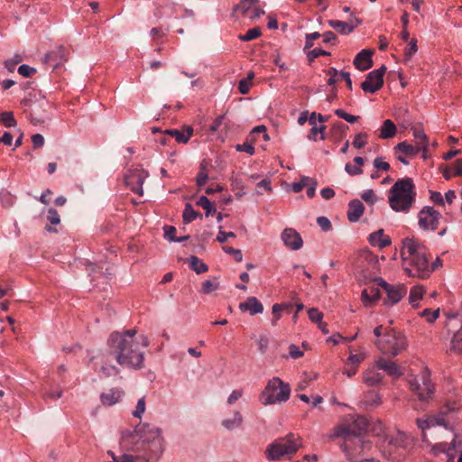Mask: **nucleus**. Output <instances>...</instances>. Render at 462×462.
I'll use <instances>...</instances> for the list:
<instances>
[{"mask_svg":"<svg viewBox=\"0 0 462 462\" xmlns=\"http://www.w3.org/2000/svg\"><path fill=\"white\" fill-rule=\"evenodd\" d=\"M121 445L128 450L142 453L145 462L158 461L164 450L162 430L149 423H139L133 430H125Z\"/></svg>","mask_w":462,"mask_h":462,"instance_id":"obj_1","label":"nucleus"},{"mask_svg":"<svg viewBox=\"0 0 462 462\" xmlns=\"http://www.w3.org/2000/svg\"><path fill=\"white\" fill-rule=\"evenodd\" d=\"M137 331L128 329L124 332H113L107 345L110 354L115 357L118 365L134 370L143 367L144 354L139 349L141 343L143 347H147L150 344L149 338L145 335H140L139 340H135Z\"/></svg>","mask_w":462,"mask_h":462,"instance_id":"obj_2","label":"nucleus"},{"mask_svg":"<svg viewBox=\"0 0 462 462\" xmlns=\"http://www.w3.org/2000/svg\"><path fill=\"white\" fill-rule=\"evenodd\" d=\"M446 415V412L441 411L436 415L417 419L416 423L422 431L424 441H426V430H433L436 433L441 430L448 433L451 439L450 443L439 441L433 444L431 449L434 455L443 454L446 457V462H455L456 448L460 443L457 441V435L454 432L453 428L449 426Z\"/></svg>","mask_w":462,"mask_h":462,"instance_id":"obj_3","label":"nucleus"},{"mask_svg":"<svg viewBox=\"0 0 462 462\" xmlns=\"http://www.w3.org/2000/svg\"><path fill=\"white\" fill-rule=\"evenodd\" d=\"M401 257L404 264L403 269L409 276L425 279L431 273L425 247L415 239L405 238L402 241Z\"/></svg>","mask_w":462,"mask_h":462,"instance_id":"obj_4","label":"nucleus"},{"mask_svg":"<svg viewBox=\"0 0 462 462\" xmlns=\"http://www.w3.org/2000/svg\"><path fill=\"white\" fill-rule=\"evenodd\" d=\"M367 426V420L364 416L347 415L342 423L333 430L332 437L344 439L345 443L341 445V448L348 457L353 456L350 451V445L348 444L352 439L357 440L361 448H365V442L363 440L362 436L366 431Z\"/></svg>","mask_w":462,"mask_h":462,"instance_id":"obj_5","label":"nucleus"},{"mask_svg":"<svg viewBox=\"0 0 462 462\" xmlns=\"http://www.w3.org/2000/svg\"><path fill=\"white\" fill-rule=\"evenodd\" d=\"M416 190L412 179H399L389 190V204L396 212H408L415 201Z\"/></svg>","mask_w":462,"mask_h":462,"instance_id":"obj_6","label":"nucleus"},{"mask_svg":"<svg viewBox=\"0 0 462 462\" xmlns=\"http://www.w3.org/2000/svg\"><path fill=\"white\" fill-rule=\"evenodd\" d=\"M291 396V386L283 382L280 377L271 378L264 389L259 395L260 402L264 405H273L276 403L286 402Z\"/></svg>","mask_w":462,"mask_h":462,"instance_id":"obj_7","label":"nucleus"},{"mask_svg":"<svg viewBox=\"0 0 462 462\" xmlns=\"http://www.w3.org/2000/svg\"><path fill=\"white\" fill-rule=\"evenodd\" d=\"M374 345L383 355L395 357L407 348L408 341L403 332L389 328L382 338L374 341Z\"/></svg>","mask_w":462,"mask_h":462,"instance_id":"obj_8","label":"nucleus"},{"mask_svg":"<svg viewBox=\"0 0 462 462\" xmlns=\"http://www.w3.org/2000/svg\"><path fill=\"white\" fill-rule=\"evenodd\" d=\"M300 447V439L290 433L271 442L265 449V457L268 461H277L286 455L295 454Z\"/></svg>","mask_w":462,"mask_h":462,"instance_id":"obj_9","label":"nucleus"},{"mask_svg":"<svg viewBox=\"0 0 462 462\" xmlns=\"http://www.w3.org/2000/svg\"><path fill=\"white\" fill-rule=\"evenodd\" d=\"M408 384L420 401L430 399L435 392V386L430 378V371L422 369L417 375H410L407 378Z\"/></svg>","mask_w":462,"mask_h":462,"instance_id":"obj_10","label":"nucleus"},{"mask_svg":"<svg viewBox=\"0 0 462 462\" xmlns=\"http://www.w3.org/2000/svg\"><path fill=\"white\" fill-rule=\"evenodd\" d=\"M442 215L433 207L425 206L418 213V225L420 229L426 232H434L439 228Z\"/></svg>","mask_w":462,"mask_h":462,"instance_id":"obj_11","label":"nucleus"},{"mask_svg":"<svg viewBox=\"0 0 462 462\" xmlns=\"http://www.w3.org/2000/svg\"><path fill=\"white\" fill-rule=\"evenodd\" d=\"M374 282L383 288L387 294V298L383 301L385 306L389 307L398 303L407 293V288L404 284H390L381 277L375 278Z\"/></svg>","mask_w":462,"mask_h":462,"instance_id":"obj_12","label":"nucleus"},{"mask_svg":"<svg viewBox=\"0 0 462 462\" xmlns=\"http://www.w3.org/2000/svg\"><path fill=\"white\" fill-rule=\"evenodd\" d=\"M386 66L382 65L379 69L370 71L361 84L364 92L374 94L383 85V76L386 72Z\"/></svg>","mask_w":462,"mask_h":462,"instance_id":"obj_13","label":"nucleus"},{"mask_svg":"<svg viewBox=\"0 0 462 462\" xmlns=\"http://www.w3.org/2000/svg\"><path fill=\"white\" fill-rule=\"evenodd\" d=\"M148 176V171L144 170H134L125 178V182L131 187L132 191L142 196L143 194V185Z\"/></svg>","mask_w":462,"mask_h":462,"instance_id":"obj_14","label":"nucleus"},{"mask_svg":"<svg viewBox=\"0 0 462 462\" xmlns=\"http://www.w3.org/2000/svg\"><path fill=\"white\" fill-rule=\"evenodd\" d=\"M281 238L284 245L292 251H297L303 245L300 235L291 227H287L282 232Z\"/></svg>","mask_w":462,"mask_h":462,"instance_id":"obj_15","label":"nucleus"},{"mask_svg":"<svg viewBox=\"0 0 462 462\" xmlns=\"http://www.w3.org/2000/svg\"><path fill=\"white\" fill-rule=\"evenodd\" d=\"M361 21L356 16H352L348 22L338 20H328V25L337 31L342 35L350 34L356 27L360 24Z\"/></svg>","mask_w":462,"mask_h":462,"instance_id":"obj_16","label":"nucleus"},{"mask_svg":"<svg viewBox=\"0 0 462 462\" xmlns=\"http://www.w3.org/2000/svg\"><path fill=\"white\" fill-rule=\"evenodd\" d=\"M375 367L379 370H383L387 375L393 378H399L402 375V371L400 365L397 363L387 360L384 357H379L375 361Z\"/></svg>","mask_w":462,"mask_h":462,"instance_id":"obj_17","label":"nucleus"},{"mask_svg":"<svg viewBox=\"0 0 462 462\" xmlns=\"http://www.w3.org/2000/svg\"><path fill=\"white\" fill-rule=\"evenodd\" d=\"M453 323H458L459 328L451 337L449 352L462 355V319L453 317L449 319L448 325H453Z\"/></svg>","mask_w":462,"mask_h":462,"instance_id":"obj_18","label":"nucleus"},{"mask_svg":"<svg viewBox=\"0 0 462 462\" xmlns=\"http://www.w3.org/2000/svg\"><path fill=\"white\" fill-rule=\"evenodd\" d=\"M372 54L373 52L366 49L359 51L354 59L355 67L361 71L369 69L373 66Z\"/></svg>","mask_w":462,"mask_h":462,"instance_id":"obj_19","label":"nucleus"},{"mask_svg":"<svg viewBox=\"0 0 462 462\" xmlns=\"http://www.w3.org/2000/svg\"><path fill=\"white\" fill-rule=\"evenodd\" d=\"M239 310L250 315L261 314L263 311L262 302L254 296L248 297L245 301L239 304Z\"/></svg>","mask_w":462,"mask_h":462,"instance_id":"obj_20","label":"nucleus"},{"mask_svg":"<svg viewBox=\"0 0 462 462\" xmlns=\"http://www.w3.org/2000/svg\"><path fill=\"white\" fill-rule=\"evenodd\" d=\"M164 134L172 136L179 143H187L193 134V128L190 125H184L180 129H168Z\"/></svg>","mask_w":462,"mask_h":462,"instance_id":"obj_21","label":"nucleus"},{"mask_svg":"<svg viewBox=\"0 0 462 462\" xmlns=\"http://www.w3.org/2000/svg\"><path fill=\"white\" fill-rule=\"evenodd\" d=\"M125 393L122 389L112 388L107 393L100 394V402L106 406H112L119 402L124 397Z\"/></svg>","mask_w":462,"mask_h":462,"instance_id":"obj_22","label":"nucleus"},{"mask_svg":"<svg viewBox=\"0 0 462 462\" xmlns=\"http://www.w3.org/2000/svg\"><path fill=\"white\" fill-rule=\"evenodd\" d=\"M368 241L372 246L378 248H384L392 243L390 236L384 235L383 229L371 233L368 236Z\"/></svg>","mask_w":462,"mask_h":462,"instance_id":"obj_23","label":"nucleus"},{"mask_svg":"<svg viewBox=\"0 0 462 462\" xmlns=\"http://www.w3.org/2000/svg\"><path fill=\"white\" fill-rule=\"evenodd\" d=\"M365 207L359 199H353L348 203L347 218L350 222H357L363 216Z\"/></svg>","mask_w":462,"mask_h":462,"instance_id":"obj_24","label":"nucleus"},{"mask_svg":"<svg viewBox=\"0 0 462 462\" xmlns=\"http://www.w3.org/2000/svg\"><path fill=\"white\" fill-rule=\"evenodd\" d=\"M381 297L378 288L369 287L364 289L361 293V300L365 307L373 306Z\"/></svg>","mask_w":462,"mask_h":462,"instance_id":"obj_25","label":"nucleus"},{"mask_svg":"<svg viewBox=\"0 0 462 462\" xmlns=\"http://www.w3.org/2000/svg\"><path fill=\"white\" fill-rule=\"evenodd\" d=\"M397 127L391 119H385L380 128L379 137L381 139H391L395 136Z\"/></svg>","mask_w":462,"mask_h":462,"instance_id":"obj_26","label":"nucleus"},{"mask_svg":"<svg viewBox=\"0 0 462 462\" xmlns=\"http://www.w3.org/2000/svg\"><path fill=\"white\" fill-rule=\"evenodd\" d=\"M363 379L365 384L375 386L382 383L383 376L374 368H370L364 373Z\"/></svg>","mask_w":462,"mask_h":462,"instance_id":"obj_27","label":"nucleus"},{"mask_svg":"<svg viewBox=\"0 0 462 462\" xmlns=\"http://www.w3.org/2000/svg\"><path fill=\"white\" fill-rule=\"evenodd\" d=\"M243 423V416L240 411H236L232 418L224 419L221 422L222 426L227 430H233L239 428Z\"/></svg>","mask_w":462,"mask_h":462,"instance_id":"obj_28","label":"nucleus"},{"mask_svg":"<svg viewBox=\"0 0 462 462\" xmlns=\"http://www.w3.org/2000/svg\"><path fill=\"white\" fill-rule=\"evenodd\" d=\"M107 454L115 462H145L143 454L134 456L132 454L125 453L121 456H116L111 450L107 451Z\"/></svg>","mask_w":462,"mask_h":462,"instance_id":"obj_29","label":"nucleus"},{"mask_svg":"<svg viewBox=\"0 0 462 462\" xmlns=\"http://www.w3.org/2000/svg\"><path fill=\"white\" fill-rule=\"evenodd\" d=\"M362 402L365 408L377 407L382 403V400L378 393L369 391L365 394Z\"/></svg>","mask_w":462,"mask_h":462,"instance_id":"obj_30","label":"nucleus"},{"mask_svg":"<svg viewBox=\"0 0 462 462\" xmlns=\"http://www.w3.org/2000/svg\"><path fill=\"white\" fill-rule=\"evenodd\" d=\"M425 290L422 286H413L410 291L409 303L417 308L419 301L422 299Z\"/></svg>","mask_w":462,"mask_h":462,"instance_id":"obj_31","label":"nucleus"},{"mask_svg":"<svg viewBox=\"0 0 462 462\" xmlns=\"http://www.w3.org/2000/svg\"><path fill=\"white\" fill-rule=\"evenodd\" d=\"M189 268L196 273L200 274L208 270V266L195 255L188 259Z\"/></svg>","mask_w":462,"mask_h":462,"instance_id":"obj_32","label":"nucleus"},{"mask_svg":"<svg viewBox=\"0 0 462 462\" xmlns=\"http://www.w3.org/2000/svg\"><path fill=\"white\" fill-rule=\"evenodd\" d=\"M390 445L396 448H406L410 444V438L403 432L398 431L389 441Z\"/></svg>","mask_w":462,"mask_h":462,"instance_id":"obj_33","label":"nucleus"},{"mask_svg":"<svg viewBox=\"0 0 462 462\" xmlns=\"http://www.w3.org/2000/svg\"><path fill=\"white\" fill-rule=\"evenodd\" d=\"M198 217H202L201 215H199L197 211L194 210L190 203H187L182 212L183 222L185 224H189L195 220Z\"/></svg>","mask_w":462,"mask_h":462,"instance_id":"obj_34","label":"nucleus"},{"mask_svg":"<svg viewBox=\"0 0 462 462\" xmlns=\"http://www.w3.org/2000/svg\"><path fill=\"white\" fill-rule=\"evenodd\" d=\"M394 149L406 155H414L421 151L418 146L414 147L406 141L399 143Z\"/></svg>","mask_w":462,"mask_h":462,"instance_id":"obj_35","label":"nucleus"},{"mask_svg":"<svg viewBox=\"0 0 462 462\" xmlns=\"http://www.w3.org/2000/svg\"><path fill=\"white\" fill-rule=\"evenodd\" d=\"M197 205L205 209L206 217H208L216 212V208L211 201L204 195L200 196L197 200Z\"/></svg>","mask_w":462,"mask_h":462,"instance_id":"obj_36","label":"nucleus"},{"mask_svg":"<svg viewBox=\"0 0 462 462\" xmlns=\"http://www.w3.org/2000/svg\"><path fill=\"white\" fill-rule=\"evenodd\" d=\"M412 134L415 140L417 141L418 147L422 151H426L428 147V140L425 133L422 130L414 128L412 130Z\"/></svg>","mask_w":462,"mask_h":462,"instance_id":"obj_37","label":"nucleus"},{"mask_svg":"<svg viewBox=\"0 0 462 462\" xmlns=\"http://www.w3.org/2000/svg\"><path fill=\"white\" fill-rule=\"evenodd\" d=\"M46 59H57L60 61H65L67 60V51L63 46H58L55 50H52L48 54H46Z\"/></svg>","mask_w":462,"mask_h":462,"instance_id":"obj_38","label":"nucleus"},{"mask_svg":"<svg viewBox=\"0 0 462 462\" xmlns=\"http://www.w3.org/2000/svg\"><path fill=\"white\" fill-rule=\"evenodd\" d=\"M219 288V282L217 277H214L212 280H207L202 283L201 286V293L203 294H210L214 291H217Z\"/></svg>","mask_w":462,"mask_h":462,"instance_id":"obj_39","label":"nucleus"},{"mask_svg":"<svg viewBox=\"0 0 462 462\" xmlns=\"http://www.w3.org/2000/svg\"><path fill=\"white\" fill-rule=\"evenodd\" d=\"M0 123L8 128L14 127L17 124L14 114L11 111H5L0 113Z\"/></svg>","mask_w":462,"mask_h":462,"instance_id":"obj_40","label":"nucleus"},{"mask_svg":"<svg viewBox=\"0 0 462 462\" xmlns=\"http://www.w3.org/2000/svg\"><path fill=\"white\" fill-rule=\"evenodd\" d=\"M261 29L259 27H254L249 30L245 34L238 35V39L242 42H250L258 38L261 35Z\"/></svg>","mask_w":462,"mask_h":462,"instance_id":"obj_41","label":"nucleus"},{"mask_svg":"<svg viewBox=\"0 0 462 462\" xmlns=\"http://www.w3.org/2000/svg\"><path fill=\"white\" fill-rule=\"evenodd\" d=\"M146 410L145 397H141L136 403L135 409L132 411L133 417L142 419Z\"/></svg>","mask_w":462,"mask_h":462,"instance_id":"obj_42","label":"nucleus"},{"mask_svg":"<svg viewBox=\"0 0 462 462\" xmlns=\"http://www.w3.org/2000/svg\"><path fill=\"white\" fill-rule=\"evenodd\" d=\"M259 0H242L239 5L234 7V11H241L245 14L249 9H253Z\"/></svg>","mask_w":462,"mask_h":462,"instance_id":"obj_43","label":"nucleus"},{"mask_svg":"<svg viewBox=\"0 0 462 462\" xmlns=\"http://www.w3.org/2000/svg\"><path fill=\"white\" fill-rule=\"evenodd\" d=\"M100 373L105 377H112L117 376L120 373V370L114 365H103L100 368Z\"/></svg>","mask_w":462,"mask_h":462,"instance_id":"obj_44","label":"nucleus"},{"mask_svg":"<svg viewBox=\"0 0 462 462\" xmlns=\"http://www.w3.org/2000/svg\"><path fill=\"white\" fill-rule=\"evenodd\" d=\"M326 126L321 125L319 126H312L310 132L308 134L307 138L310 141H317V135L320 134V140H325L326 136L324 134V131Z\"/></svg>","mask_w":462,"mask_h":462,"instance_id":"obj_45","label":"nucleus"},{"mask_svg":"<svg viewBox=\"0 0 462 462\" xmlns=\"http://www.w3.org/2000/svg\"><path fill=\"white\" fill-rule=\"evenodd\" d=\"M367 138L368 135L365 132H360L357 134L355 135L354 141H353V146L356 149H361L365 147L367 143Z\"/></svg>","mask_w":462,"mask_h":462,"instance_id":"obj_46","label":"nucleus"},{"mask_svg":"<svg viewBox=\"0 0 462 462\" xmlns=\"http://www.w3.org/2000/svg\"><path fill=\"white\" fill-rule=\"evenodd\" d=\"M326 74L328 76L327 84L331 87H335L336 83L340 79L339 73L337 69L330 68L326 70Z\"/></svg>","mask_w":462,"mask_h":462,"instance_id":"obj_47","label":"nucleus"},{"mask_svg":"<svg viewBox=\"0 0 462 462\" xmlns=\"http://www.w3.org/2000/svg\"><path fill=\"white\" fill-rule=\"evenodd\" d=\"M420 315L424 317L428 322L432 323L439 318V309H437L435 310L426 309L420 313Z\"/></svg>","mask_w":462,"mask_h":462,"instance_id":"obj_48","label":"nucleus"},{"mask_svg":"<svg viewBox=\"0 0 462 462\" xmlns=\"http://www.w3.org/2000/svg\"><path fill=\"white\" fill-rule=\"evenodd\" d=\"M418 51L417 47V40L415 38H412L408 47L404 51V55L406 60H410Z\"/></svg>","mask_w":462,"mask_h":462,"instance_id":"obj_49","label":"nucleus"},{"mask_svg":"<svg viewBox=\"0 0 462 462\" xmlns=\"http://www.w3.org/2000/svg\"><path fill=\"white\" fill-rule=\"evenodd\" d=\"M18 73L23 77L29 78L36 73V69L27 64H22L17 69Z\"/></svg>","mask_w":462,"mask_h":462,"instance_id":"obj_50","label":"nucleus"},{"mask_svg":"<svg viewBox=\"0 0 462 462\" xmlns=\"http://www.w3.org/2000/svg\"><path fill=\"white\" fill-rule=\"evenodd\" d=\"M308 316H309V319L318 324L319 322H320L323 319V314L322 312H320L318 309L316 308H310L308 310Z\"/></svg>","mask_w":462,"mask_h":462,"instance_id":"obj_51","label":"nucleus"},{"mask_svg":"<svg viewBox=\"0 0 462 462\" xmlns=\"http://www.w3.org/2000/svg\"><path fill=\"white\" fill-rule=\"evenodd\" d=\"M304 353L296 345L291 344L289 346V354L287 358L297 359L303 356Z\"/></svg>","mask_w":462,"mask_h":462,"instance_id":"obj_52","label":"nucleus"},{"mask_svg":"<svg viewBox=\"0 0 462 462\" xmlns=\"http://www.w3.org/2000/svg\"><path fill=\"white\" fill-rule=\"evenodd\" d=\"M322 55H330V52L325 51V50H322L320 48H315L310 51H308L307 53V57L309 59V60L312 61L314 60L316 58L319 57V56H322Z\"/></svg>","mask_w":462,"mask_h":462,"instance_id":"obj_53","label":"nucleus"},{"mask_svg":"<svg viewBox=\"0 0 462 462\" xmlns=\"http://www.w3.org/2000/svg\"><path fill=\"white\" fill-rule=\"evenodd\" d=\"M47 219L50 221L51 225L54 226L60 224V215L58 211L53 208L48 209Z\"/></svg>","mask_w":462,"mask_h":462,"instance_id":"obj_54","label":"nucleus"},{"mask_svg":"<svg viewBox=\"0 0 462 462\" xmlns=\"http://www.w3.org/2000/svg\"><path fill=\"white\" fill-rule=\"evenodd\" d=\"M361 198L371 205L374 204L377 200V198L373 189L364 190L361 193Z\"/></svg>","mask_w":462,"mask_h":462,"instance_id":"obj_55","label":"nucleus"},{"mask_svg":"<svg viewBox=\"0 0 462 462\" xmlns=\"http://www.w3.org/2000/svg\"><path fill=\"white\" fill-rule=\"evenodd\" d=\"M285 307H287L286 304H277V303L273 306V308H272V312L273 315V319L272 320L273 325H275L277 320L280 319V318H281L280 312Z\"/></svg>","mask_w":462,"mask_h":462,"instance_id":"obj_56","label":"nucleus"},{"mask_svg":"<svg viewBox=\"0 0 462 462\" xmlns=\"http://www.w3.org/2000/svg\"><path fill=\"white\" fill-rule=\"evenodd\" d=\"M163 230H164L165 239L168 240L169 242H174V240L176 238V236H175L176 228L172 226H165L163 227Z\"/></svg>","mask_w":462,"mask_h":462,"instance_id":"obj_57","label":"nucleus"},{"mask_svg":"<svg viewBox=\"0 0 462 462\" xmlns=\"http://www.w3.org/2000/svg\"><path fill=\"white\" fill-rule=\"evenodd\" d=\"M223 250L226 254L234 255L235 260L236 262H242L243 254H242V252H241L240 249H236V248H233V247L226 246V247H224Z\"/></svg>","mask_w":462,"mask_h":462,"instance_id":"obj_58","label":"nucleus"},{"mask_svg":"<svg viewBox=\"0 0 462 462\" xmlns=\"http://www.w3.org/2000/svg\"><path fill=\"white\" fill-rule=\"evenodd\" d=\"M345 171L350 176H356L363 173V170L359 166L352 165L350 163H346L345 165Z\"/></svg>","mask_w":462,"mask_h":462,"instance_id":"obj_59","label":"nucleus"},{"mask_svg":"<svg viewBox=\"0 0 462 462\" xmlns=\"http://www.w3.org/2000/svg\"><path fill=\"white\" fill-rule=\"evenodd\" d=\"M234 232H225L222 230V226L219 227L218 234L217 236V241L219 243H225L228 238L235 237Z\"/></svg>","mask_w":462,"mask_h":462,"instance_id":"obj_60","label":"nucleus"},{"mask_svg":"<svg viewBox=\"0 0 462 462\" xmlns=\"http://www.w3.org/2000/svg\"><path fill=\"white\" fill-rule=\"evenodd\" d=\"M374 166L377 170H382L384 171H387L390 169V164L387 162H384L382 157H376L374 160Z\"/></svg>","mask_w":462,"mask_h":462,"instance_id":"obj_61","label":"nucleus"},{"mask_svg":"<svg viewBox=\"0 0 462 462\" xmlns=\"http://www.w3.org/2000/svg\"><path fill=\"white\" fill-rule=\"evenodd\" d=\"M236 150L237 152H245L248 154L253 155L254 153V147L249 143H244L242 144H236Z\"/></svg>","mask_w":462,"mask_h":462,"instance_id":"obj_62","label":"nucleus"},{"mask_svg":"<svg viewBox=\"0 0 462 462\" xmlns=\"http://www.w3.org/2000/svg\"><path fill=\"white\" fill-rule=\"evenodd\" d=\"M317 223L323 231H328L331 228L330 220L327 217H319Z\"/></svg>","mask_w":462,"mask_h":462,"instance_id":"obj_63","label":"nucleus"},{"mask_svg":"<svg viewBox=\"0 0 462 462\" xmlns=\"http://www.w3.org/2000/svg\"><path fill=\"white\" fill-rule=\"evenodd\" d=\"M251 83L249 82V79H243L239 81L238 84V90L241 94H247L250 90Z\"/></svg>","mask_w":462,"mask_h":462,"instance_id":"obj_64","label":"nucleus"}]
</instances>
